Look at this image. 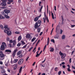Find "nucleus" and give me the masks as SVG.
Returning a JSON list of instances; mask_svg holds the SVG:
<instances>
[{
    "mask_svg": "<svg viewBox=\"0 0 75 75\" xmlns=\"http://www.w3.org/2000/svg\"><path fill=\"white\" fill-rule=\"evenodd\" d=\"M7 47V45L6 44L5 42H2V45L1 47V50L2 51H3L5 49V48Z\"/></svg>",
    "mask_w": 75,
    "mask_h": 75,
    "instance_id": "f257e3e1",
    "label": "nucleus"
},
{
    "mask_svg": "<svg viewBox=\"0 0 75 75\" xmlns=\"http://www.w3.org/2000/svg\"><path fill=\"white\" fill-rule=\"evenodd\" d=\"M27 45H26L25 46H24L23 47H22V49H24L25 48H26V47H27Z\"/></svg>",
    "mask_w": 75,
    "mask_h": 75,
    "instance_id": "c9c22d12",
    "label": "nucleus"
},
{
    "mask_svg": "<svg viewBox=\"0 0 75 75\" xmlns=\"http://www.w3.org/2000/svg\"><path fill=\"white\" fill-rule=\"evenodd\" d=\"M57 69H58V68L57 67L55 68V71H57Z\"/></svg>",
    "mask_w": 75,
    "mask_h": 75,
    "instance_id": "603ef678",
    "label": "nucleus"
},
{
    "mask_svg": "<svg viewBox=\"0 0 75 75\" xmlns=\"http://www.w3.org/2000/svg\"><path fill=\"white\" fill-rule=\"evenodd\" d=\"M50 52H53L54 51V49L52 47H50Z\"/></svg>",
    "mask_w": 75,
    "mask_h": 75,
    "instance_id": "9b49d317",
    "label": "nucleus"
},
{
    "mask_svg": "<svg viewBox=\"0 0 75 75\" xmlns=\"http://www.w3.org/2000/svg\"><path fill=\"white\" fill-rule=\"evenodd\" d=\"M18 59H14V60L13 61V62L14 63H16L17 61H18Z\"/></svg>",
    "mask_w": 75,
    "mask_h": 75,
    "instance_id": "6ab92c4d",
    "label": "nucleus"
},
{
    "mask_svg": "<svg viewBox=\"0 0 75 75\" xmlns=\"http://www.w3.org/2000/svg\"><path fill=\"white\" fill-rule=\"evenodd\" d=\"M25 37L26 38H31V35L30 34H27Z\"/></svg>",
    "mask_w": 75,
    "mask_h": 75,
    "instance_id": "6e6552de",
    "label": "nucleus"
},
{
    "mask_svg": "<svg viewBox=\"0 0 75 75\" xmlns=\"http://www.w3.org/2000/svg\"><path fill=\"white\" fill-rule=\"evenodd\" d=\"M61 71H59L58 72V74L59 75H61Z\"/></svg>",
    "mask_w": 75,
    "mask_h": 75,
    "instance_id": "58836bf2",
    "label": "nucleus"
},
{
    "mask_svg": "<svg viewBox=\"0 0 75 75\" xmlns=\"http://www.w3.org/2000/svg\"><path fill=\"white\" fill-rule=\"evenodd\" d=\"M40 55V54H38V53H37L36 56V57H38Z\"/></svg>",
    "mask_w": 75,
    "mask_h": 75,
    "instance_id": "79ce46f5",
    "label": "nucleus"
},
{
    "mask_svg": "<svg viewBox=\"0 0 75 75\" xmlns=\"http://www.w3.org/2000/svg\"><path fill=\"white\" fill-rule=\"evenodd\" d=\"M0 64L2 65L3 64V62L1 61L0 62Z\"/></svg>",
    "mask_w": 75,
    "mask_h": 75,
    "instance_id": "e2e57ef3",
    "label": "nucleus"
},
{
    "mask_svg": "<svg viewBox=\"0 0 75 75\" xmlns=\"http://www.w3.org/2000/svg\"><path fill=\"white\" fill-rule=\"evenodd\" d=\"M16 44V40H14L13 42V47H14V45H15V44Z\"/></svg>",
    "mask_w": 75,
    "mask_h": 75,
    "instance_id": "a211bd4d",
    "label": "nucleus"
},
{
    "mask_svg": "<svg viewBox=\"0 0 75 75\" xmlns=\"http://www.w3.org/2000/svg\"><path fill=\"white\" fill-rule=\"evenodd\" d=\"M16 34H20V33L18 32H15Z\"/></svg>",
    "mask_w": 75,
    "mask_h": 75,
    "instance_id": "4d7b16f0",
    "label": "nucleus"
},
{
    "mask_svg": "<svg viewBox=\"0 0 75 75\" xmlns=\"http://www.w3.org/2000/svg\"><path fill=\"white\" fill-rule=\"evenodd\" d=\"M0 27L1 28V29H3V28H4L3 26V25H0Z\"/></svg>",
    "mask_w": 75,
    "mask_h": 75,
    "instance_id": "473e14b6",
    "label": "nucleus"
},
{
    "mask_svg": "<svg viewBox=\"0 0 75 75\" xmlns=\"http://www.w3.org/2000/svg\"><path fill=\"white\" fill-rule=\"evenodd\" d=\"M40 26V25H39L37 28H38V33H40V30H41V28H39V26Z\"/></svg>",
    "mask_w": 75,
    "mask_h": 75,
    "instance_id": "f8f14e48",
    "label": "nucleus"
},
{
    "mask_svg": "<svg viewBox=\"0 0 75 75\" xmlns=\"http://www.w3.org/2000/svg\"><path fill=\"white\" fill-rule=\"evenodd\" d=\"M29 58V57H28L26 60V61H28V59Z\"/></svg>",
    "mask_w": 75,
    "mask_h": 75,
    "instance_id": "774afa93",
    "label": "nucleus"
},
{
    "mask_svg": "<svg viewBox=\"0 0 75 75\" xmlns=\"http://www.w3.org/2000/svg\"><path fill=\"white\" fill-rule=\"evenodd\" d=\"M27 10L28 11L30 10H31V7L28 6V7H27Z\"/></svg>",
    "mask_w": 75,
    "mask_h": 75,
    "instance_id": "b1692460",
    "label": "nucleus"
},
{
    "mask_svg": "<svg viewBox=\"0 0 75 75\" xmlns=\"http://www.w3.org/2000/svg\"><path fill=\"white\" fill-rule=\"evenodd\" d=\"M41 73H39L38 75H41ZM42 75H45V74L43 73L42 74Z\"/></svg>",
    "mask_w": 75,
    "mask_h": 75,
    "instance_id": "c85d7f7f",
    "label": "nucleus"
},
{
    "mask_svg": "<svg viewBox=\"0 0 75 75\" xmlns=\"http://www.w3.org/2000/svg\"><path fill=\"white\" fill-rule=\"evenodd\" d=\"M5 16V17H6V18H8H8H10V16H8V15H6Z\"/></svg>",
    "mask_w": 75,
    "mask_h": 75,
    "instance_id": "a878e982",
    "label": "nucleus"
},
{
    "mask_svg": "<svg viewBox=\"0 0 75 75\" xmlns=\"http://www.w3.org/2000/svg\"><path fill=\"white\" fill-rule=\"evenodd\" d=\"M10 11L7 9H5L4 10V12H2V14L3 16H8V14L9 13H10Z\"/></svg>",
    "mask_w": 75,
    "mask_h": 75,
    "instance_id": "f03ea898",
    "label": "nucleus"
},
{
    "mask_svg": "<svg viewBox=\"0 0 75 75\" xmlns=\"http://www.w3.org/2000/svg\"><path fill=\"white\" fill-rule=\"evenodd\" d=\"M40 40H39L37 42V43H36V46H37V45H38V42H40Z\"/></svg>",
    "mask_w": 75,
    "mask_h": 75,
    "instance_id": "de8ad7c7",
    "label": "nucleus"
},
{
    "mask_svg": "<svg viewBox=\"0 0 75 75\" xmlns=\"http://www.w3.org/2000/svg\"><path fill=\"white\" fill-rule=\"evenodd\" d=\"M23 69V67H20L19 69V73H21V71H22V69Z\"/></svg>",
    "mask_w": 75,
    "mask_h": 75,
    "instance_id": "f3484780",
    "label": "nucleus"
},
{
    "mask_svg": "<svg viewBox=\"0 0 75 75\" xmlns=\"http://www.w3.org/2000/svg\"><path fill=\"white\" fill-rule=\"evenodd\" d=\"M0 56L2 59H4V57H5L4 54H3V52L2 51H0Z\"/></svg>",
    "mask_w": 75,
    "mask_h": 75,
    "instance_id": "39448f33",
    "label": "nucleus"
},
{
    "mask_svg": "<svg viewBox=\"0 0 75 75\" xmlns=\"http://www.w3.org/2000/svg\"><path fill=\"white\" fill-rule=\"evenodd\" d=\"M35 39H36L35 38H34L33 39H32L31 41L32 42H33V41H34Z\"/></svg>",
    "mask_w": 75,
    "mask_h": 75,
    "instance_id": "c756f323",
    "label": "nucleus"
},
{
    "mask_svg": "<svg viewBox=\"0 0 75 75\" xmlns=\"http://www.w3.org/2000/svg\"><path fill=\"white\" fill-rule=\"evenodd\" d=\"M4 28L5 29H6V30H10V28H8V27L7 26H4Z\"/></svg>",
    "mask_w": 75,
    "mask_h": 75,
    "instance_id": "dca6fc26",
    "label": "nucleus"
},
{
    "mask_svg": "<svg viewBox=\"0 0 75 75\" xmlns=\"http://www.w3.org/2000/svg\"><path fill=\"white\" fill-rule=\"evenodd\" d=\"M70 68H68V69H67V70L68 71H69V72H70V71H71V70L70 69Z\"/></svg>",
    "mask_w": 75,
    "mask_h": 75,
    "instance_id": "49530a36",
    "label": "nucleus"
},
{
    "mask_svg": "<svg viewBox=\"0 0 75 75\" xmlns=\"http://www.w3.org/2000/svg\"><path fill=\"white\" fill-rule=\"evenodd\" d=\"M21 42L23 44H25V42L24 41H22Z\"/></svg>",
    "mask_w": 75,
    "mask_h": 75,
    "instance_id": "864d4df0",
    "label": "nucleus"
},
{
    "mask_svg": "<svg viewBox=\"0 0 75 75\" xmlns=\"http://www.w3.org/2000/svg\"><path fill=\"white\" fill-rule=\"evenodd\" d=\"M7 3L8 4H11V2L9 1Z\"/></svg>",
    "mask_w": 75,
    "mask_h": 75,
    "instance_id": "5fc2aeb1",
    "label": "nucleus"
},
{
    "mask_svg": "<svg viewBox=\"0 0 75 75\" xmlns=\"http://www.w3.org/2000/svg\"><path fill=\"white\" fill-rule=\"evenodd\" d=\"M6 40L7 41H9V40H10V38L8 37H7L6 38Z\"/></svg>",
    "mask_w": 75,
    "mask_h": 75,
    "instance_id": "4c0bfd02",
    "label": "nucleus"
},
{
    "mask_svg": "<svg viewBox=\"0 0 75 75\" xmlns=\"http://www.w3.org/2000/svg\"><path fill=\"white\" fill-rule=\"evenodd\" d=\"M62 65H65V63H64V62H62Z\"/></svg>",
    "mask_w": 75,
    "mask_h": 75,
    "instance_id": "bf43d9fd",
    "label": "nucleus"
},
{
    "mask_svg": "<svg viewBox=\"0 0 75 75\" xmlns=\"http://www.w3.org/2000/svg\"><path fill=\"white\" fill-rule=\"evenodd\" d=\"M47 47V45H46L44 47V50H45V48H46V47Z\"/></svg>",
    "mask_w": 75,
    "mask_h": 75,
    "instance_id": "0e129e2a",
    "label": "nucleus"
},
{
    "mask_svg": "<svg viewBox=\"0 0 75 75\" xmlns=\"http://www.w3.org/2000/svg\"><path fill=\"white\" fill-rule=\"evenodd\" d=\"M23 57L22 54H21L19 56V57H20V58H21V57Z\"/></svg>",
    "mask_w": 75,
    "mask_h": 75,
    "instance_id": "09e8293b",
    "label": "nucleus"
},
{
    "mask_svg": "<svg viewBox=\"0 0 75 75\" xmlns=\"http://www.w3.org/2000/svg\"><path fill=\"white\" fill-rule=\"evenodd\" d=\"M3 3H4V2H6L7 0H1Z\"/></svg>",
    "mask_w": 75,
    "mask_h": 75,
    "instance_id": "c03bdc74",
    "label": "nucleus"
},
{
    "mask_svg": "<svg viewBox=\"0 0 75 75\" xmlns=\"http://www.w3.org/2000/svg\"><path fill=\"white\" fill-rule=\"evenodd\" d=\"M42 6L41 8H40V9L39 11H40V12H41V10H42Z\"/></svg>",
    "mask_w": 75,
    "mask_h": 75,
    "instance_id": "ea45409f",
    "label": "nucleus"
},
{
    "mask_svg": "<svg viewBox=\"0 0 75 75\" xmlns=\"http://www.w3.org/2000/svg\"><path fill=\"white\" fill-rule=\"evenodd\" d=\"M54 10L56 11V6H54Z\"/></svg>",
    "mask_w": 75,
    "mask_h": 75,
    "instance_id": "338daca9",
    "label": "nucleus"
},
{
    "mask_svg": "<svg viewBox=\"0 0 75 75\" xmlns=\"http://www.w3.org/2000/svg\"><path fill=\"white\" fill-rule=\"evenodd\" d=\"M21 53H22V51L21 50H20L17 53V55H19L21 54Z\"/></svg>",
    "mask_w": 75,
    "mask_h": 75,
    "instance_id": "ddd939ff",
    "label": "nucleus"
},
{
    "mask_svg": "<svg viewBox=\"0 0 75 75\" xmlns=\"http://www.w3.org/2000/svg\"><path fill=\"white\" fill-rule=\"evenodd\" d=\"M4 32H5V33H6L7 35L9 36L11 35V32L10 31V30H4Z\"/></svg>",
    "mask_w": 75,
    "mask_h": 75,
    "instance_id": "7ed1b4c3",
    "label": "nucleus"
},
{
    "mask_svg": "<svg viewBox=\"0 0 75 75\" xmlns=\"http://www.w3.org/2000/svg\"><path fill=\"white\" fill-rule=\"evenodd\" d=\"M54 38H57V39H58V37H57V36H55Z\"/></svg>",
    "mask_w": 75,
    "mask_h": 75,
    "instance_id": "a18cd8bd",
    "label": "nucleus"
},
{
    "mask_svg": "<svg viewBox=\"0 0 75 75\" xmlns=\"http://www.w3.org/2000/svg\"><path fill=\"white\" fill-rule=\"evenodd\" d=\"M62 40H64V39H65V35H63L62 36Z\"/></svg>",
    "mask_w": 75,
    "mask_h": 75,
    "instance_id": "4be33fe9",
    "label": "nucleus"
},
{
    "mask_svg": "<svg viewBox=\"0 0 75 75\" xmlns=\"http://www.w3.org/2000/svg\"><path fill=\"white\" fill-rule=\"evenodd\" d=\"M8 46L9 47H13V46L12 45V46H11V44H9V45H8Z\"/></svg>",
    "mask_w": 75,
    "mask_h": 75,
    "instance_id": "72a5a7b5",
    "label": "nucleus"
},
{
    "mask_svg": "<svg viewBox=\"0 0 75 75\" xmlns=\"http://www.w3.org/2000/svg\"><path fill=\"white\" fill-rule=\"evenodd\" d=\"M4 17L3 16L1 15H0V19H4Z\"/></svg>",
    "mask_w": 75,
    "mask_h": 75,
    "instance_id": "aec40b11",
    "label": "nucleus"
},
{
    "mask_svg": "<svg viewBox=\"0 0 75 75\" xmlns=\"http://www.w3.org/2000/svg\"><path fill=\"white\" fill-rule=\"evenodd\" d=\"M59 31V27H58V26H57L56 30V33H58Z\"/></svg>",
    "mask_w": 75,
    "mask_h": 75,
    "instance_id": "1a4fd4ad",
    "label": "nucleus"
},
{
    "mask_svg": "<svg viewBox=\"0 0 75 75\" xmlns=\"http://www.w3.org/2000/svg\"><path fill=\"white\" fill-rule=\"evenodd\" d=\"M1 72L2 74H4V73L5 72V71H4V69H3V70H1Z\"/></svg>",
    "mask_w": 75,
    "mask_h": 75,
    "instance_id": "cd10ccee",
    "label": "nucleus"
},
{
    "mask_svg": "<svg viewBox=\"0 0 75 75\" xmlns=\"http://www.w3.org/2000/svg\"><path fill=\"white\" fill-rule=\"evenodd\" d=\"M51 41L52 42H53V43H55V41L54 39H51Z\"/></svg>",
    "mask_w": 75,
    "mask_h": 75,
    "instance_id": "7c9ffc66",
    "label": "nucleus"
},
{
    "mask_svg": "<svg viewBox=\"0 0 75 75\" xmlns=\"http://www.w3.org/2000/svg\"><path fill=\"white\" fill-rule=\"evenodd\" d=\"M16 54L15 53H13L12 54V56L13 57H15V55H16Z\"/></svg>",
    "mask_w": 75,
    "mask_h": 75,
    "instance_id": "2f4dec72",
    "label": "nucleus"
},
{
    "mask_svg": "<svg viewBox=\"0 0 75 75\" xmlns=\"http://www.w3.org/2000/svg\"><path fill=\"white\" fill-rule=\"evenodd\" d=\"M17 64H15V66L13 67V70H16V69H17Z\"/></svg>",
    "mask_w": 75,
    "mask_h": 75,
    "instance_id": "2eb2a0df",
    "label": "nucleus"
},
{
    "mask_svg": "<svg viewBox=\"0 0 75 75\" xmlns=\"http://www.w3.org/2000/svg\"><path fill=\"white\" fill-rule=\"evenodd\" d=\"M18 41H20L21 40V36H19L18 38Z\"/></svg>",
    "mask_w": 75,
    "mask_h": 75,
    "instance_id": "5701e85b",
    "label": "nucleus"
},
{
    "mask_svg": "<svg viewBox=\"0 0 75 75\" xmlns=\"http://www.w3.org/2000/svg\"><path fill=\"white\" fill-rule=\"evenodd\" d=\"M39 17H37L36 18H35L34 19V21H37L38 20V19H39Z\"/></svg>",
    "mask_w": 75,
    "mask_h": 75,
    "instance_id": "9d476101",
    "label": "nucleus"
},
{
    "mask_svg": "<svg viewBox=\"0 0 75 75\" xmlns=\"http://www.w3.org/2000/svg\"><path fill=\"white\" fill-rule=\"evenodd\" d=\"M42 32H41L40 34V35H42Z\"/></svg>",
    "mask_w": 75,
    "mask_h": 75,
    "instance_id": "680f3d73",
    "label": "nucleus"
},
{
    "mask_svg": "<svg viewBox=\"0 0 75 75\" xmlns=\"http://www.w3.org/2000/svg\"><path fill=\"white\" fill-rule=\"evenodd\" d=\"M35 64V62H34V63H33V66H34Z\"/></svg>",
    "mask_w": 75,
    "mask_h": 75,
    "instance_id": "69168bd1",
    "label": "nucleus"
},
{
    "mask_svg": "<svg viewBox=\"0 0 75 75\" xmlns=\"http://www.w3.org/2000/svg\"><path fill=\"white\" fill-rule=\"evenodd\" d=\"M38 24H41V21H38Z\"/></svg>",
    "mask_w": 75,
    "mask_h": 75,
    "instance_id": "e433bc0d",
    "label": "nucleus"
},
{
    "mask_svg": "<svg viewBox=\"0 0 75 75\" xmlns=\"http://www.w3.org/2000/svg\"><path fill=\"white\" fill-rule=\"evenodd\" d=\"M38 23L36 22L35 25V28H38Z\"/></svg>",
    "mask_w": 75,
    "mask_h": 75,
    "instance_id": "4468645a",
    "label": "nucleus"
},
{
    "mask_svg": "<svg viewBox=\"0 0 75 75\" xmlns=\"http://www.w3.org/2000/svg\"><path fill=\"white\" fill-rule=\"evenodd\" d=\"M5 51V52H11V50H6Z\"/></svg>",
    "mask_w": 75,
    "mask_h": 75,
    "instance_id": "412c9836",
    "label": "nucleus"
},
{
    "mask_svg": "<svg viewBox=\"0 0 75 75\" xmlns=\"http://www.w3.org/2000/svg\"><path fill=\"white\" fill-rule=\"evenodd\" d=\"M17 50H18L16 49L15 50H14V53H15V54H16V52H17Z\"/></svg>",
    "mask_w": 75,
    "mask_h": 75,
    "instance_id": "a19ab883",
    "label": "nucleus"
},
{
    "mask_svg": "<svg viewBox=\"0 0 75 75\" xmlns=\"http://www.w3.org/2000/svg\"><path fill=\"white\" fill-rule=\"evenodd\" d=\"M1 5H2L3 7H1V8L4 9V8H7L6 6V3H1Z\"/></svg>",
    "mask_w": 75,
    "mask_h": 75,
    "instance_id": "423d86ee",
    "label": "nucleus"
},
{
    "mask_svg": "<svg viewBox=\"0 0 75 75\" xmlns=\"http://www.w3.org/2000/svg\"><path fill=\"white\" fill-rule=\"evenodd\" d=\"M75 25H71V27L72 28L73 27H75Z\"/></svg>",
    "mask_w": 75,
    "mask_h": 75,
    "instance_id": "13d9d810",
    "label": "nucleus"
},
{
    "mask_svg": "<svg viewBox=\"0 0 75 75\" xmlns=\"http://www.w3.org/2000/svg\"><path fill=\"white\" fill-rule=\"evenodd\" d=\"M62 67L63 68H65V65H63L62 66Z\"/></svg>",
    "mask_w": 75,
    "mask_h": 75,
    "instance_id": "052dcab7",
    "label": "nucleus"
},
{
    "mask_svg": "<svg viewBox=\"0 0 75 75\" xmlns=\"http://www.w3.org/2000/svg\"><path fill=\"white\" fill-rule=\"evenodd\" d=\"M33 48V47H31L30 48L29 50H28V51L29 52H30V51H31V50H32Z\"/></svg>",
    "mask_w": 75,
    "mask_h": 75,
    "instance_id": "bb28decb",
    "label": "nucleus"
},
{
    "mask_svg": "<svg viewBox=\"0 0 75 75\" xmlns=\"http://www.w3.org/2000/svg\"><path fill=\"white\" fill-rule=\"evenodd\" d=\"M63 31L62 30V29L60 30V34H62V33Z\"/></svg>",
    "mask_w": 75,
    "mask_h": 75,
    "instance_id": "8fccbe9b",
    "label": "nucleus"
},
{
    "mask_svg": "<svg viewBox=\"0 0 75 75\" xmlns=\"http://www.w3.org/2000/svg\"><path fill=\"white\" fill-rule=\"evenodd\" d=\"M13 40H9L10 43H13Z\"/></svg>",
    "mask_w": 75,
    "mask_h": 75,
    "instance_id": "f704fd0d",
    "label": "nucleus"
},
{
    "mask_svg": "<svg viewBox=\"0 0 75 75\" xmlns=\"http://www.w3.org/2000/svg\"><path fill=\"white\" fill-rule=\"evenodd\" d=\"M8 1L10 2H13V0H8Z\"/></svg>",
    "mask_w": 75,
    "mask_h": 75,
    "instance_id": "3c124183",
    "label": "nucleus"
},
{
    "mask_svg": "<svg viewBox=\"0 0 75 75\" xmlns=\"http://www.w3.org/2000/svg\"><path fill=\"white\" fill-rule=\"evenodd\" d=\"M21 43H18L17 45L18 46V47H20V46L21 45Z\"/></svg>",
    "mask_w": 75,
    "mask_h": 75,
    "instance_id": "37998d69",
    "label": "nucleus"
},
{
    "mask_svg": "<svg viewBox=\"0 0 75 75\" xmlns=\"http://www.w3.org/2000/svg\"><path fill=\"white\" fill-rule=\"evenodd\" d=\"M23 59H21L19 60L18 62V64L19 65H21V64H23Z\"/></svg>",
    "mask_w": 75,
    "mask_h": 75,
    "instance_id": "0eeeda50",
    "label": "nucleus"
},
{
    "mask_svg": "<svg viewBox=\"0 0 75 75\" xmlns=\"http://www.w3.org/2000/svg\"><path fill=\"white\" fill-rule=\"evenodd\" d=\"M59 54L61 56V58L62 59L65 58V57H66V54H63L61 52H60Z\"/></svg>",
    "mask_w": 75,
    "mask_h": 75,
    "instance_id": "20e7f679",
    "label": "nucleus"
},
{
    "mask_svg": "<svg viewBox=\"0 0 75 75\" xmlns=\"http://www.w3.org/2000/svg\"><path fill=\"white\" fill-rule=\"evenodd\" d=\"M51 13V15L52 16V18H53V19H54V13H52V12Z\"/></svg>",
    "mask_w": 75,
    "mask_h": 75,
    "instance_id": "393cba45",
    "label": "nucleus"
},
{
    "mask_svg": "<svg viewBox=\"0 0 75 75\" xmlns=\"http://www.w3.org/2000/svg\"><path fill=\"white\" fill-rule=\"evenodd\" d=\"M65 8H66V10H68V8H67V6H65Z\"/></svg>",
    "mask_w": 75,
    "mask_h": 75,
    "instance_id": "6e6d98bb",
    "label": "nucleus"
}]
</instances>
